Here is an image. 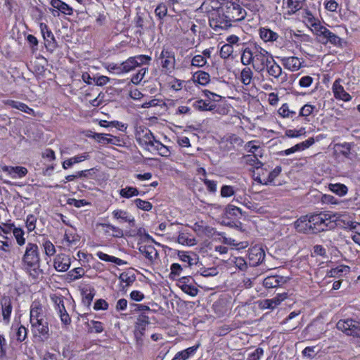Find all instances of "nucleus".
I'll return each instance as SVG.
<instances>
[{"instance_id":"obj_25","label":"nucleus","mask_w":360,"mask_h":360,"mask_svg":"<svg viewBox=\"0 0 360 360\" xmlns=\"http://www.w3.org/2000/svg\"><path fill=\"white\" fill-rule=\"evenodd\" d=\"M51 5L64 14L72 15V8L61 0H51Z\"/></svg>"},{"instance_id":"obj_38","label":"nucleus","mask_w":360,"mask_h":360,"mask_svg":"<svg viewBox=\"0 0 360 360\" xmlns=\"http://www.w3.org/2000/svg\"><path fill=\"white\" fill-rule=\"evenodd\" d=\"M278 305H279V301L275 297L272 299L264 300L259 304V307L263 309H273Z\"/></svg>"},{"instance_id":"obj_64","label":"nucleus","mask_w":360,"mask_h":360,"mask_svg":"<svg viewBox=\"0 0 360 360\" xmlns=\"http://www.w3.org/2000/svg\"><path fill=\"white\" fill-rule=\"evenodd\" d=\"M263 354L264 349L261 347H258L253 352L248 354L247 360H259Z\"/></svg>"},{"instance_id":"obj_24","label":"nucleus","mask_w":360,"mask_h":360,"mask_svg":"<svg viewBox=\"0 0 360 360\" xmlns=\"http://www.w3.org/2000/svg\"><path fill=\"white\" fill-rule=\"evenodd\" d=\"M112 215L117 219H120L122 221L129 222L131 226H134V218L129 216L126 211L122 210H114L112 212Z\"/></svg>"},{"instance_id":"obj_21","label":"nucleus","mask_w":360,"mask_h":360,"mask_svg":"<svg viewBox=\"0 0 360 360\" xmlns=\"http://www.w3.org/2000/svg\"><path fill=\"white\" fill-rule=\"evenodd\" d=\"M32 326L37 330L40 337H41L44 339H46V340L49 338V323L45 319H41L40 321H39L38 323H36V324H34Z\"/></svg>"},{"instance_id":"obj_63","label":"nucleus","mask_w":360,"mask_h":360,"mask_svg":"<svg viewBox=\"0 0 360 360\" xmlns=\"http://www.w3.org/2000/svg\"><path fill=\"white\" fill-rule=\"evenodd\" d=\"M108 308V302L103 299L97 300L94 305V309L96 311L98 310H106Z\"/></svg>"},{"instance_id":"obj_16","label":"nucleus","mask_w":360,"mask_h":360,"mask_svg":"<svg viewBox=\"0 0 360 360\" xmlns=\"http://www.w3.org/2000/svg\"><path fill=\"white\" fill-rule=\"evenodd\" d=\"M286 282L285 278L278 275L268 276L263 281V285L266 288H274Z\"/></svg>"},{"instance_id":"obj_2","label":"nucleus","mask_w":360,"mask_h":360,"mask_svg":"<svg viewBox=\"0 0 360 360\" xmlns=\"http://www.w3.org/2000/svg\"><path fill=\"white\" fill-rule=\"evenodd\" d=\"M23 269L29 271L31 276H35L38 274L40 267V255L39 248L37 244L28 243L25 252L22 258Z\"/></svg>"},{"instance_id":"obj_40","label":"nucleus","mask_w":360,"mask_h":360,"mask_svg":"<svg viewBox=\"0 0 360 360\" xmlns=\"http://www.w3.org/2000/svg\"><path fill=\"white\" fill-rule=\"evenodd\" d=\"M122 63V70L124 72H128L132 70H134L135 68L138 67L137 61L134 57L129 58L127 60Z\"/></svg>"},{"instance_id":"obj_22","label":"nucleus","mask_w":360,"mask_h":360,"mask_svg":"<svg viewBox=\"0 0 360 360\" xmlns=\"http://www.w3.org/2000/svg\"><path fill=\"white\" fill-rule=\"evenodd\" d=\"M149 318L148 316L144 314H141L137 318V321L135 324L134 332H138L141 334H144L146 326L149 324Z\"/></svg>"},{"instance_id":"obj_32","label":"nucleus","mask_w":360,"mask_h":360,"mask_svg":"<svg viewBox=\"0 0 360 360\" xmlns=\"http://www.w3.org/2000/svg\"><path fill=\"white\" fill-rule=\"evenodd\" d=\"M51 299L55 304L56 310L58 311V314L66 311L64 304V297L62 295H52Z\"/></svg>"},{"instance_id":"obj_19","label":"nucleus","mask_w":360,"mask_h":360,"mask_svg":"<svg viewBox=\"0 0 360 360\" xmlns=\"http://www.w3.org/2000/svg\"><path fill=\"white\" fill-rule=\"evenodd\" d=\"M281 62L285 68L291 71L298 70L302 66V63L297 57H284L281 58Z\"/></svg>"},{"instance_id":"obj_4","label":"nucleus","mask_w":360,"mask_h":360,"mask_svg":"<svg viewBox=\"0 0 360 360\" xmlns=\"http://www.w3.org/2000/svg\"><path fill=\"white\" fill-rule=\"evenodd\" d=\"M309 216L315 233L333 229L335 226V221L331 220L330 214L320 212L309 214Z\"/></svg>"},{"instance_id":"obj_6","label":"nucleus","mask_w":360,"mask_h":360,"mask_svg":"<svg viewBox=\"0 0 360 360\" xmlns=\"http://www.w3.org/2000/svg\"><path fill=\"white\" fill-rule=\"evenodd\" d=\"M336 328L345 335L360 338V320L356 319H347L338 321Z\"/></svg>"},{"instance_id":"obj_51","label":"nucleus","mask_w":360,"mask_h":360,"mask_svg":"<svg viewBox=\"0 0 360 360\" xmlns=\"http://www.w3.org/2000/svg\"><path fill=\"white\" fill-rule=\"evenodd\" d=\"M278 113L283 117H292L296 114L295 111L290 110L289 107L286 103L283 104L279 108Z\"/></svg>"},{"instance_id":"obj_59","label":"nucleus","mask_w":360,"mask_h":360,"mask_svg":"<svg viewBox=\"0 0 360 360\" xmlns=\"http://www.w3.org/2000/svg\"><path fill=\"white\" fill-rule=\"evenodd\" d=\"M155 15L160 18H164L167 13V8L165 4H159L155 10Z\"/></svg>"},{"instance_id":"obj_57","label":"nucleus","mask_w":360,"mask_h":360,"mask_svg":"<svg viewBox=\"0 0 360 360\" xmlns=\"http://www.w3.org/2000/svg\"><path fill=\"white\" fill-rule=\"evenodd\" d=\"M235 194L234 188L231 186L224 185L221 188V196L228 198Z\"/></svg>"},{"instance_id":"obj_35","label":"nucleus","mask_w":360,"mask_h":360,"mask_svg":"<svg viewBox=\"0 0 360 360\" xmlns=\"http://www.w3.org/2000/svg\"><path fill=\"white\" fill-rule=\"evenodd\" d=\"M46 34L43 37L46 41V47L53 51L57 47V43L51 31H46Z\"/></svg>"},{"instance_id":"obj_20","label":"nucleus","mask_w":360,"mask_h":360,"mask_svg":"<svg viewBox=\"0 0 360 360\" xmlns=\"http://www.w3.org/2000/svg\"><path fill=\"white\" fill-rule=\"evenodd\" d=\"M87 136L89 138H92L97 142L103 144H115L114 140H117L116 137H114L112 135L101 133H96L92 131H91V134L88 135Z\"/></svg>"},{"instance_id":"obj_53","label":"nucleus","mask_w":360,"mask_h":360,"mask_svg":"<svg viewBox=\"0 0 360 360\" xmlns=\"http://www.w3.org/2000/svg\"><path fill=\"white\" fill-rule=\"evenodd\" d=\"M7 342L3 335H0V360H4L6 356Z\"/></svg>"},{"instance_id":"obj_28","label":"nucleus","mask_w":360,"mask_h":360,"mask_svg":"<svg viewBox=\"0 0 360 360\" xmlns=\"http://www.w3.org/2000/svg\"><path fill=\"white\" fill-rule=\"evenodd\" d=\"M210 75L204 71H198L193 75L194 82H198L201 85H206L210 80Z\"/></svg>"},{"instance_id":"obj_46","label":"nucleus","mask_w":360,"mask_h":360,"mask_svg":"<svg viewBox=\"0 0 360 360\" xmlns=\"http://www.w3.org/2000/svg\"><path fill=\"white\" fill-rule=\"evenodd\" d=\"M13 236L16 239L17 243L22 246L25 243V238H24V231L20 228H14L13 231Z\"/></svg>"},{"instance_id":"obj_11","label":"nucleus","mask_w":360,"mask_h":360,"mask_svg":"<svg viewBox=\"0 0 360 360\" xmlns=\"http://www.w3.org/2000/svg\"><path fill=\"white\" fill-rule=\"evenodd\" d=\"M248 257L252 266H257L264 261L265 252L262 248L254 247L250 250Z\"/></svg>"},{"instance_id":"obj_34","label":"nucleus","mask_w":360,"mask_h":360,"mask_svg":"<svg viewBox=\"0 0 360 360\" xmlns=\"http://www.w3.org/2000/svg\"><path fill=\"white\" fill-rule=\"evenodd\" d=\"M84 274V271L82 267L75 268L69 271L66 275V279L69 281H74L82 277Z\"/></svg>"},{"instance_id":"obj_56","label":"nucleus","mask_w":360,"mask_h":360,"mask_svg":"<svg viewBox=\"0 0 360 360\" xmlns=\"http://www.w3.org/2000/svg\"><path fill=\"white\" fill-rule=\"evenodd\" d=\"M37 218L33 214H29L26 219V227L29 232L34 230L36 227Z\"/></svg>"},{"instance_id":"obj_10","label":"nucleus","mask_w":360,"mask_h":360,"mask_svg":"<svg viewBox=\"0 0 360 360\" xmlns=\"http://www.w3.org/2000/svg\"><path fill=\"white\" fill-rule=\"evenodd\" d=\"M265 70H266L269 76L274 77L276 79L281 77V83L285 82L287 79V75L285 74L283 75L282 68L274 59L271 60V63L266 67Z\"/></svg>"},{"instance_id":"obj_23","label":"nucleus","mask_w":360,"mask_h":360,"mask_svg":"<svg viewBox=\"0 0 360 360\" xmlns=\"http://www.w3.org/2000/svg\"><path fill=\"white\" fill-rule=\"evenodd\" d=\"M259 35L265 42L275 41L278 38V34L269 28L262 27L259 29Z\"/></svg>"},{"instance_id":"obj_39","label":"nucleus","mask_w":360,"mask_h":360,"mask_svg":"<svg viewBox=\"0 0 360 360\" xmlns=\"http://www.w3.org/2000/svg\"><path fill=\"white\" fill-rule=\"evenodd\" d=\"M306 0H288L287 5L290 11L289 13H295L302 8L303 4Z\"/></svg>"},{"instance_id":"obj_8","label":"nucleus","mask_w":360,"mask_h":360,"mask_svg":"<svg viewBox=\"0 0 360 360\" xmlns=\"http://www.w3.org/2000/svg\"><path fill=\"white\" fill-rule=\"evenodd\" d=\"M294 226L299 233H315L309 214L302 216L297 219L294 223Z\"/></svg>"},{"instance_id":"obj_29","label":"nucleus","mask_w":360,"mask_h":360,"mask_svg":"<svg viewBox=\"0 0 360 360\" xmlns=\"http://www.w3.org/2000/svg\"><path fill=\"white\" fill-rule=\"evenodd\" d=\"M88 156H89L88 155L84 153L82 155L75 156L68 160H66L62 164L63 168L65 169H67L71 167L74 164L81 162L84 161V160L87 159Z\"/></svg>"},{"instance_id":"obj_30","label":"nucleus","mask_w":360,"mask_h":360,"mask_svg":"<svg viewBox=\"0 0 360 360\" xmlns=\"http://www.w3.org/2000/svg\"><path fill=\"white\" fill-rule=\"evenodd\" d=\"M96 256L101 259V260H103V261H105V262H113L117 265H124V264H127V262L120 259V258H117V257H113V256H110L105 253H103V252H98L96 253Z\"/></svg>"},{"instance_id":"obj_12","label":"nucleus","mask_w":360,"mask_h":360,"mask_svg":"<svg viewBox=\"0 0 360 360\" xmlns=\"http://www.w3.org/2000/svg\"><path fill=\"white\" fill-rule=\"evenodd\" d=\"M41 319H44L42 307L39 303L33 302L30 309V323L32 326Z\"/></svg>"},{"instance_id":"obj_14","label":"nucleus","mask_w":360,"mask_h":360,"mask_svg":"<svg viewBox=\"0 0 360 360\" xmlns=\"http://www.w3.org/2000/svg\"><path fill=\"white\" fill-rule=\"evenodd\" d=\"M256 44L250 45L242 50L241 63L244 65H248L253 63L255 46Z\"/></svg>"},{"instance_id":"obj_13","label":"nucleus","mask_w":360,"mask_h":360,"mask_svg":"<svg viewBox=\"0 0 360 360\" xmlns=\"http://www.w3.org/2000/svg\"><path fill=\"white\" fill-rule=\"evenodd\" d=\"M96 292L95 288L91 285H86L82 289V303L87 308L90 307Z\"/></svg>"},{"instance_id":"obj_41","label":"nucleus","mask_w":360,"mask_h":360,"mask_svg":"<svg viewBox=\"0 0 360 360\" xmlns=\"http://www.w3.org/2000/svg\"><path fill=\"white\" fill-rule=\"evenodd\" d=\"M225 215H226V217H229V218H231V217H238V216L242 215V211L239 207H238L235 205H229L226 207Z\"/></svg>"},{"instance_id":"obj_60","label":"nucleus","mask_w":360,"mask_h":360,"mask_svg":"<svg viewBox=\"0 0 360 360\" xmlns=\"http://www.w3.org/2000/svg\"><path fill=\"white\" fill-rule=\"evenodd\" d=\"M315 106L310 104H305L303 107L301 108L299 116L307 117L313 112Z\"/></svg>"},{"instance_id":"obj_17","label":"nucleus","mask_w":360,"mask_h":360,"mask_svg":"<svg viewBox=\"0 0 360 360\" xmlns=\"http://www.w3.org/2000/svg\"><path fill=\"white\" fill-rule=\"evenodd\" d=\"M2 309V316L4 321L6 323L10 322L11 314L13 309L11 300L8 297H4L1 302Z\"/></svg>"},{"instance_id":"obj_1","label":"nucleus","mask_w":360,"mask_h":360,"mask_svg":"<svg viewBox=\"0 0 360 360\" xmlns=\"http://www.w3.org/2000/svg\"><path fill=\"white\" fill-rule=\"evenodd\" d=\"M205 6L210 26L215 32L226 30L233 23L245 19L247 13L238 0H207Z\"/></svg>"},{"instance_id":"obj_58","label":"nucleus","mask_w":360,"mask_h":360,"mask_svg":"<svg viewBox=\"0 0 360 360\" xmlns=\"http://www.w3.org/2000/svg\"><path fill=\"white\" fill-rule=\"evenodd\" d=\"M177 255L182 262H187L189 266H191L195 264L193 262L194 259L191 257V256L188 255L186 252L178 251Z\"/></svg>"},{"instance_id":"obj_37","label":"nucleus","mask_w":360,"mask_h":360,"mask_svg":"<svg viewBox=\"0 0 360 360\" xmlns=\"http://www.w3.org/2000/svg\"><path fill=\"white\" fill-rule=\"evenodd\" d=\"M10 105L13 108L20 110V111L25 112L29 115H32L34 112V110L32 108H29L26 104L22 102L11 101L10 102Z\"/></svg>"},{"instance_id":"obj_18","label":"nucleus","mask_w":360,"mask_h":360,"mask_svg":"<svg viewBox=\"0 0 360 360\" xmlns=\"http://www.w3.org/2000/svg\"><path fill=\"white\" fill-rule=\"evenodd\" d=\"M4 172H7L11 175L13 178H22L25 176L28 171L26 167L21 166L11 167V166H4L2 167Z\"/></svg>"},{"instance_id":"obj_54","label":"nucleus","mask_w":360,"mask_h":360,"mask_svg":"<svg viewBox=\"0 0 360 360\" xmlns=\"http://www.w3.org/2000/svg\"><path fill=\"white\" fill-rule=\"evenodd\" d=\"M181 289L186 294L194 297L198 292V290L196 287L191 284H184L183 286H181Z\"/></svg>"},{"instance_id":"obj_48","label":"nucleus","mask_w":360,"mask_h":360,"mask_svg":"<svg viewBox=\"0 0 360 360\" xmlns=\"http://www.w3.org/2000/svg\"><path fill=\"white\" fill-rule=\"evenodd\" d=\"M281 172V167L277 166L273 171H271L268 177L264 179V184H269L274 181V180L279 175Z\"/></svg>"},{"instance_id":"obj_3","label":"nucleus","mask_w":360,"mask_h":360,"mask_svg":"<svg viewBox=\"0 0 360 360\" xmlns=\"http://www.w3.org/2000/svg\"><path fill=\"white\" fill-rule=\"evenodd\" d=\"M311 31L317 37V41L322 44L330 43L337 46H342V39L319 22L311 24Z\"/></svg>"},{"instance_id":"obj_45","label":"nucleus","mask_w":360,"mask_h":360,"mask_svg":"<svg viewBox=\"0 0 360 360\" xmlns=\"http://www.w3.org/2000/svg\"><path fill=\"white\" fill-rule=\"evenodd\" d=\"M193 107L195 109L202 110V111H205V110L211 111V110H214L213 106H209V103H207V101L202 100V99L196 101L193 103Z\"/></svg>"},{"instance_id":"obj_15","label":"nucleus","mask_w":360,"mask_h":360,"mask_svg":"<svg viewBox=\"0 0 360 360\" xmlns=\"http://www.w3.org/2000/svg\"><path fill=\"white\" fill-rule=\"evenodd\" d=\"M333 91L334 96L337 99L344 101H349L352 99V96L345 91L343 86L340 84L338 80L335 81L333 85Z\"/></svg>"},{"instance_id":"obj_55","label":"nucleus","mask_w":360,"mask_h":360,"mask_svg":"<svg viewBox=\"0 0 360 360\" xmlns=\"http://www.w3.org/2000/svg\"><path fill=\"white\" fill-rule=\"evenodd\" d=\"M119 279L121 282L125 283L127 285H130L136 280V276L134 274L129 276L127 273L123 272L120 275Z\"/></svg>"},{"instance_id":"obj_52","label":"nucleus","mask_w":360,"mask_h":360,"mask_svg":"<svg viewBox=\"0 0 360 360\" xmlns=\"http://www.w3.org/2000/svg\"><path fill=\"white\" fill-rule=\"evenodd\" d=\"M222 223L231 228H235L236 229H239L240 231H243L242 229V223L239 221H233L231 220L229 217H224Z\"/></svg>"},{"instance_id":"obj_26","label":"nucleus","mask_w":360,"mask_h":360,"mask_svg":"<svg viewBox=\"0 0 360 360\" xmlns=\"http://www.w3.org/2000/svg\"><path fill=\"white\" fill-rule=\"evenodd\" d=\"M350 271V268L346 265H340L335 268L331 269L328 273V276L329 277H341L344 275L349 274Z\"/></svg>"},{"instance_id":"obj_33","label":"nucleus","mask_w":360,"mask_h":360,"mask_svg":"<svg viewBox=\"0 0 360 360\" xmlns=\"http://www.w3.org/2000/svg\"><path fill=\"white\" fill-rule=\"evenodd\" d=\"M253 72L249 67L244 68L240 72V81L244 85H249L251 83Z\"/></svg>"},{"instance_id":"obj_62","label":"nucleus","mask_w":360,"mask_h":360,"mask_svg":"<svg viewBox=\"0 0 360 360\" xmlns=\"http://www.w3.org/2000/svg\"><path fill=\"white\" fill-rule=\"evenodd\" d=\"M206 62V59L202 56L197 55L193 58L191 65L195 67H202Z\"/></svg>"},{"instance_id":"obj_47","label":"nucleus","mask_w":360,"mask_h":360,"mask_svg":"<svg viewBox=\"0 0 360 360\" xmlns=\"http://www.w3.org/2000/svg\"><path fill=\"white\" fill-rule=\"evenodd\" d=\"M155 150L158 152V154L162 157H169L171 154V152L169 148L164 144H162L160 141L159 143H156Z\"/></svg>"},{"instance_id":"obj_50","label":"nucleus","mask_w":360,"mask_h":360,"mask_svg":"<svg viewBox=\"0 0 360 360\" xmlns=\"http://www.w3.org/2000/svg\"><path fill=\"white\" fill-rule=\"evenodd\" d=\"M233 51V49L232 45L226 44L223 45L220 49V56L224 59H226L231 55Z\"/></svg>"},{"instance_id":"obj_43","label":"nucleus","mask_w":360,"mask_h":360,"mask_svg":"<svg viewBox=\"0 0 360 360\" xmlns=\"http://www.w3.org/2000/svg\"><path fill=\"white\" fill-rule=\"evenodd\" d=\"M338 147L341 148L340 153L346 158H350L351 150L352 146H354L352 143L345 142L343 143H338L336 145Z\"/></svg>"},{"instance_id":"obj_42","label":"nucleus","mask_w":360,"mask_h":360,"mask_svg":"<svg viewBox=\"0 0 360 360\" xmlns=\"http://www.w3.org/2000/svg\"><path fill=\"white\" fill-rule=\"evenodd\" d=\"M15 335L14 337L16 338V340L19 342L24 341L27 335V330L25 327L23 326H17L15 328Z\"/></svg>"},{"instance_id":"obj_27","label":"nucleus","mask_w":360,"mask_h":360,"mask_svg":"<svg viewBox=\"0 0 360 360\" xmlns=\"http://www.w3.org/2000/svg\"><path fill=\"white\" fill-rule=\"evenodd\" d=\"M328 188L340 197L345 196L348 192V188L342 184H329Z\"/></svg>"},{"instance_id":"obj_36","label":"nucleus","mask_w":360,"mask_h":360,"mask_svg":"<svg viewBox=\"0 0 360 360\" xmlns=\"http://www.w3.org/2000/svg\"><path fill=\"white\" fill-rule=\"evenodd\" d=\"M139 194V192L136 188L131 187V186H127L124 188H122L120 191V195L122 198H129L133 196H136Z\"/></svg>"},{"instance_id":"obj_9","label":"nucleus","mask_w":360,"mask_h":360,"mask_svg":"<svg viewBox=\"0 0 360 360\" xmlns=\"http://www.w3.org/2000/svg\"><path fill=\"white\" fill-rule=\"evenodd\" d=\"M71 259L65 254H58L53 261V266L57 271L65 272L70 266Z\"/></svg>"},{"instance_id":"obj_7","label":"nucleus","mask_w":360,"mask_h":360,"mask_svg":"<svg viewBox=\"0 0 360 360\" xmlns=\"http://www.w3.org/2000/svg\"><path fill=\"white\" fill-rule=\"evenodd\" d=\"M158 61L162 67V72H170L174 68L176 63L174 52L169 49L163 48L158 58Z\"/></svg>"},{"instance_id":"obj_49","label":"nucleus","mask_w":360,"mask_h":360,"mask_svg":"<svg viewBox=\"0 0 360 360\" xmlns=\"http://www.w3.org/2000/svg\"><path fill=\"white\" fill-rule=\"evenodd\" d=\"M134 203L139 209L144 211H150L153 207V205L150 202L143 200L139 198L136 199L134 200Z\"/></svg>"},{"instance_id":"obj_44","label":"nucleus","mask_w":360,"mask_h":360,"mask_svg":"<svg viewBox=\"0 0 360 360\" xmlns=\"http://www.w3.org/2000/svg\"><path fill=\"white\" fill-rule=\"evenodd\" d=\"M42 246L44 250V253L48 257H51L55 255L56 253V248L54 245L49 240H45L43 242Z\"/></svg>"},{"instance_id":"obj_5","label":"nucleus","mask_w":360,"mask_h":360,"mask_svg":"<svg viewBox=\"0 0 360 360\" xmlns=\"http://www.w3.org/2000/svg\"><path fill=\"white\" fill-rule=\"evenodd\" d=\"M272 60V56L266 50L255 45L252 67L257 72H262Z\"/></svg>"},{"instance_id":"obj_61","label":"nucleus","mask_w":360,"mask_h":360,"mask_svg":"<svg viewBox=\"0 0 360 360\" xmlns=\"http://www.w3.org/2000/svg\"><path fill=\"white\" fill-rule=\"evenodd\" d=\"M146 68H142L139 70V71L133 75L131 81L132 83L135 84H138L141 82V81L143 79L145 74L146 72Z\"/></svg>"},{"instance_id":"obj_31","label":"nucleus","mask_w":360,"mask_h":360,"mask_svg":"<svg viewBox=\"0 0 360 360\" xmlns=\"http://www.w3.org/2000/svg\"><path fill=\"white\" fill-rule=\"evenodd\" d=\"M139 250L141 254H143L146 257V258H147L150 261H153V255H158L156 250L152 245L140 246Z\"/></svg>"}]
</instances>
